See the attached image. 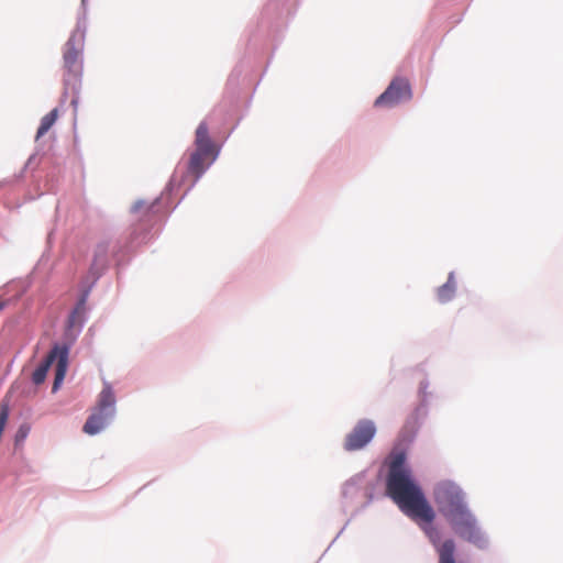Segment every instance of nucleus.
Listing matches in <instances>:
<instances>
[{
    "mask_svg": "<svg viewBox=\"0 0 563 563\" xmlns=\"http://www.w3.org/2000/svg\"><path fill=\"white\" fill-rule=\"evenodd\" d=\"M115 412V397L109 384H104L97 406L84 424V432L93 435L106 428Z\"/></svg>",
    "mask_w": 563,
    "mask_h": 563,
    "instance_id": "7ed1b4c3",
    "label": "nucleus"
},
{
    "mask_svg": "<svg viewBox=\"0 0 563 563\" xmlns=\"http://www.w3.org/2000/svg\"><path fill=\"white\" fill-rule=\"evenodd\" d=\"M412 97L411 86L406 78L397 77L387 89L375 100V107H395Z\"/></svg>",
    "mask_w": 563,
    "mask_h": 563,
    "instance_id": "6e6552de",
    "label": "nucleus"
},
{
    "mask_svg": "<svg viewBox=\"0 0 563 563\" xmlns=\"http://www.w3.org/2000/svg\"><path fill=\"white\" fill-rule=\"evenodd\" d=\"M140 208H141V202L135 203V206H134V210L136 211V210H139Z\"/></svg>",
    "mask_w": 563,
    "mask_h": 563,
    "instance_id": "4468645a",
    "label": "nucleus"
},
{
    "mask_svg": "<svg viewBox=\"0 0 563 563\" xmlns=\"http://www.w3.org/2000/svg\"><path fill=\"white\" fill-rule=\"evenodd\" d=\"M4 307V302L0 299V310Z\"/></svg>",
    "mask_w": 563,
    "mask_h": 563,
    "instance_id": "2eb2a0df",
    "label": "nucleus"
},
{
    "mask_svg": "<svg viewBox=\"0 0 563 563\" xmlns=\"http://www.w3.org/2000/svg\"><path fill=\"white\" fill-rule=\"evenodd\" d=\"M106 256H107V249H106V246H103V245L98 246V249L96 251L95 260H93V263H92V267H95L99 263L103 264L104 261H106Z\"/></svg>",
    "mask_w": 563,
    "mask_h": 563,
    "instance_id": "ddd939ff",
    "label": "nucleus"
},
{
    "mask_svg": "<svg viewBox=\"0 0 563 563\" xmlns=\"http://www.w3.org/2000/svg\"><path fill=\"white\" fill-rule=\"evenodd\" d=\"M84 45V34L75 31L65 45L64 68L66 70L64 80L67 86L76 84L81 75L82 64L80 59Z\"/></svg>",
    "mask_w": 563,
    "mask_h": 563,
    "instance_id": "0eeeda50",
    "label": "nucleus"
},
{
    "mask_svg": "<svg viewBox=\"0 0 563 563\" xmlns=\"http://www.w3.org/2000/svg\"><path fill=\"white\" fill-rule=\"evenodd\" d=\"M195 146L196 150L190 155L188 172L198 179L218 156V150L209 136L206 122H201L196 130Z\"/></svg>",
    "mask_w": 563,
    "mask_h": 563,
    "instance_id": "f03ea898",
    "label": "nucleus"
},
{
    "mask_svg": "<svg viewBox=\"0 0 563 563\" xmlns=\"http://www.w3.org/2000/svg\"><path fill=\"white\" fill-rule=\"evenodd\" d=\"M56 362L55 379L53 384V390H57L60 383L64 380L67 365H68V349L67 346L55 345L45 360L36 367L32 374V382L35 385L44 383L47 372L52 364Z\"/></svg>",
    "mask_w": 563,
    "mask_h": 563,
    "instance_id": "39448f33",
    "label": "nucleus"
},
{
    "mask_svg": "<svg viewBox=\"0 0 563 563\" xmlns=\"http://www.w3.org/2000/svg\"><path fill=\"white\" fill-rule=\"evenodd\" d=\"M86 300L87 294H84L68 317V328L71 329L81 325L86 312Z\"/></svg>",
    "mask_w": 563,
    "mask_h": 563,
    "instance_id": "9d476101",
    "label": "nucleus"
},
{
    "mask_svg": "<svg viewBox=\"0 0 563 563\" xmlns=\"http://www.w3.org/2000/svg\"><path fill=\"white\" fill-rule=\"evenodd\" d=\"M457 537L478 548H484L487 540L482 532L475 516L467 508L446 520Z\"/></svg>",
    "mask_w": 563,
    "mask_h": 563,
    "instance_id": "423d86ee",
    "label": "nucleus"
},
{
    "mask_svg": "<svg viewBox=\"0 0 563 563\" xmlns=\"http://www.w3.org/2000/svg\"><path fill=\"white\" fill-rule=\"evenodd\" d=\"M434 500L440 514L446 520L467 509L463 492L452 482H442L437 485Z\"/></svg>",
    "mask_w": 563,
    "mask_h": 563,
    "instance_id": "20e7f679",
    "label": "nucleus"
},
{
    "mask_svg": "<svg viewBox=\"0 0 563 563\" xmlns=\"http://www.w3.org/2000/svg\"><path fill=\"white\" fill-rule=\"evenodd\" d=\"M57 118L58 109L56 108L42 118L40 126L36 132V140L41 139L48 132V130L55 124Z\"/></svg>",
    "mask_w": 563,
    "mask_h": 563,
    "instance_id": "f8f14e48",
    "label": "nucleus"
},
{
    "mask_svg": "<svg viewBox=\"0 0 563 563\" xmlns=\"http://www.w3.org/2000/svg\"><path fill=\"white\" fill-rule=\"evenodd\" d=\"M388 476L386 490L388 496L398 505L400 510L418 522L430 543L434 547L439 563H456V544L452 538L441 541L439 529L432 526L435 514L429 505L420 487L411 478L406 466V454L394 451L388 459Z\"/></svg>",
    "mask_w": 563,
    "mask_h": 563,
    "instance_id": "f257e3e1",
    "label": "nucleus"
},
{
    "mask_svg": "<svg viewBox=\"0 0 563 563\" xmlns=\"http://www.w3.org/2000/svg\"><path fill=\"white\" fill-rule=\"evenodd\" d=\"M376 433V426L369 419L360 420L350 433L346 434L344 449L346 451H356L363 449L372 441Z\"/></svg>",
    "mask_w": 563,
    "mask_h": 563,
    "instance_id": "1a4fd4ad",
    "label": "nucleus"
},
{
    "mask_svg": "<svg viewBox=\"0 0 563 563\" xmlns=\"http://www.w3.org/2000/svg\"><path fill=\"white\" fill-rule=\"evenodd\" d=\"M455 290H456V282H455L453 273H451L448 277L446 283L438 288L437 295H438L439 301H441V302L450 301L453 298Z\"/></svg>",
    "mask_w": 563,
    "mask_h": 563,
    "instance_id": "9b49d317",
    "label": "nucleus"
}]
</instances>
